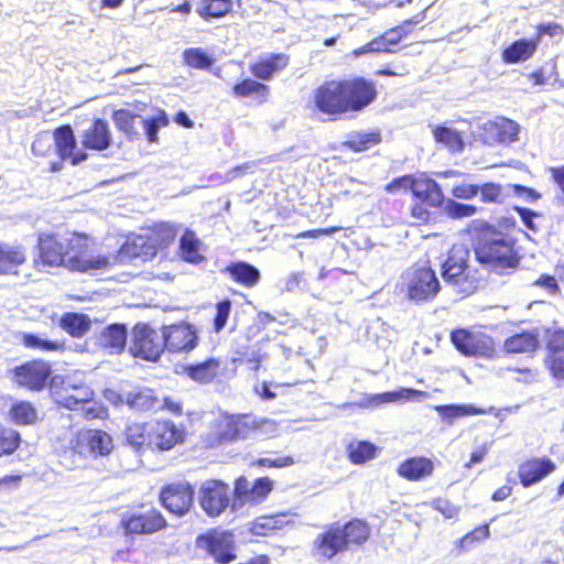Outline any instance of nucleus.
<instances>
[{
	"label": "nucleus",
	"instance_id": "1",
	"mask_svg": "<svg viewBox=\"0 0 564 564\" xmlns=\"http://www.w3.org/2000/svg\"><path fill=\"white\" fill-rule=\"evenodd\" d=\"M378 98L376 82L364 76L329 79L313 93L314 109L335 121L348 113H358Z\"/></svg>",
	"mask_w": 564,
	"mask_h": 564
},
{
	"label": "nucleus",
	"instance_id": "2",
	"mask_svg": "<svg viewBox=\"0 0 564 564\" xmlns=\"http://www.w3.org/2000/svg\"><path fill=\"white\" fill-rule=\"evenodd\" d=\"M471 249L475 260L488 272L509 275L520 267L516 239L487 221L474 229Z\"/></svg>",
	"mask_w": 564,
	"mask_h": 564
},
{
	"label": "nucleus",
	"instance_id": "3",
	"mask_svg": "<svg viewBox=\"0 0 564 564\" xmlns=\"http://www.w3.org/2000/svg\"><path fill=\"white\" fill-rule=\"evenodd\" d=\"M370 536V524L364 519L333 522L316 535L312 552L319 561H329L351 546L364 545Z\"/></svg>",
	"mask_w": 564,
	"mask_h": 564
},
{
	"label": "nucleus",
	"instance_id": "4",
	"mask_svg": "<svg viewBox=\"0 0 564 564\" xmlns=\"http://www.w3.org/2000/svg\"><path fill=\"white\" fill-rule=\"evenodd\" d=\"M441 275L445 284L462 296L475 293L480 284L478 270L470 265V250L463 243L449 248L441 264Z\"/></svg>",
	"mask_w": 564,
	"mask_h": 564
},
{
	"label": "nucleus",
	"instance_id": "5",
	"mask_svg": "<svg viewBox=\"0 0 564 564\" xmlns=\"http://www.w3.org/2000/svg\"><path fill=\"white\" fill-rule=\"evenodd\" d=\"M95 239L85 234L74 231L68 237V251L65 268L70 272L87 273L105 270L113 264L116 257L108 254H94Z\"/></svg>",
	"mask_w": 564,
	"mask_h": 564
},
{
	"label": "nucleus",
	"instance_id": "6",
	"mask_svg": "<svg viewBox=\"0 0 564 564\" xmlns=\"http://www.w3.org/2000/svg\"><path fill=\"white\" fill-rule=\"evenodd\" d=\"M257 427L249 414H225L215 422L214 430L202 437L205 449H218L248 437Z\"/></svg>",
	"mask_w": 564,
	"mask_h": 564
},
{
	"label": "nucleus",
	"instance_id": "7",
	"mask_svg": "<svg viewBox=\"0 0 564 564\" xmlns=\"http://www.w3.org/2000/svg\"><path fill=\"white\" fill-rule=\"evenodd\" d=\"M401 291L415 304L432 302L441 292V282L429 264H413L402 278Z\"/></svg>",
	"mask_w": 564,
	"mask_h": 564
},
{
	"label": "nucleus",
	"instance_id": "8",
	"mask_svg": "<svg viewBox=\"0 0 564 564\" xmlns=\"http://www.w3.org/2000/svg\"><path fill=\"white\" fill-rule=\"evenodd\" d=\"M119 528L129 538L152 535L169 528L165 516L155 507L124 513Z\"/></svg>",
	"mask_w": 564,
	"mask_h": 564
},
{
	"label": "nucleus",
	"instance_id": "9",
	"mask_svg": "<svg viewBox=\"0 0 564 564\" xmlns=\"http://www.w3.org/2000/svg\"><path fill=\"white\" fill-rule=\"evenodd\" d=\"M196 546L217 564H230L237 558L235 535L229 530L209 529L197 535Z\"/></svg>",
	"mask_w": 564,
	"mask_h": 564
},
{
	"label": "nucleus",
	"instance_id": "10",
	"mask_svg": "<svg viewBox=\"0 0 564 564\" xmlns=\"http://www.w3.org/2000/svg\"><path fill=\"white\" fill-rule=\"evenodd\" d=\"M12 381L29 391L41 392L51 387L53 375L52 366L43 359H32L13 367L10 370Z\"/></svg>",
	"mask_w": 564,
	"mask_h": 564
},
{
	"label": "nucleus",
	"instance_id": "11",
	"mask_svg": "<svg viewBox=\"0 0 564 564\" xmlns=\"http://www.w3.org/2000/svg\"><path fill=\"white\" fill-rule=\"evenodd\" d=\"M165 351L171 355H187L198 347L200 337L195 325L178 321L161 326Z\"/></svg>",
	"mask_w": 564,
	"mask_h": 564
},
{
	"label": "nucleus",
	"instance_id": "12",
	"mask_svg": "<svg viewBox=\"0 0 564 564\" xmlns=\"http://www.w3.org/2000/svg\"><path fill=\"white\" fill-rule=\"evenodd\" d=\"M130 350L133 356L148 361H158L165 351L164 338L147 323L135 324L132 328Z\"/></svg>",
	"mask_w": 564,
	"mask_h": 564
},
{
	"label": "nucleus",
	"instance_id": "13",
	"mask_svg": "<svg viewBox=\"0 0 564 564\" xmlns=\"http://www.w3.org/2000/svg\"><path fill=\"white\" fill-rule=\"evenodd\" d=\"M195 489L188 481H174L165 484L159 492L160 505L171 514L183 517L194 505Z\"/></svg>",
	"mask_w": 564,
	"mask_h": 564
},
{
	"label": "nucleus",
	"instance_id": "14",
	"mask_svg": "<svg viewBox=\"0 0 564 564\" xmlns=\"http://www.w3.org/2000/svg\"><path fill=\"white\" fill-rule=\"evenodd\" d=\"M73 449L82 456L107 457L113 452L115 442L113 437L101 429H83L75 435Z\"/></svg>",
	"mask_w": 564,
	"mask_h": 564
},
{
	"label": "nucleus",
	"instance_id": "15",
	"mask_svg": "<svg viewBox=\"0 0 564 564\" xmlns=\"http://www.w3.org/2000/svg\"><path fill=\"white\" fill-rule=\"evenodd\" d=\"M422 19L412 18L402 21L400 24L390 28L382 34L376 36L359 48L354 51L355 55L366 53H392L397 51L400 43L412 32L413 25L420 23Z\"/></svg>",
	"mask_w": 564,
	"mask_h": 564
},
{
	"label": "nucleus",
	"instance_id": "16",
	"mask_svg": "<svg viewBox=\"0 0 564 564\" xmlns=\"http://www.w3.org/2000/svg\"><path fill=\"white\" fill-rule=\"evenodd\" d=\"M68 238H63L53 232L40 234L35 263L43 268H65Z\"/></svg>",
	"mask_w": 564,
	"mask_h": 564
},
{
	"label": "nucleus",
	"instance_id": "17",
	"mask_svg": "<svg viewBox=\"0 0 564 564\" xmlns=\"http://www.w3.org/2000/svg\"><path fill=\"white\" fill-rule=\"evenodd\" d=\"M198 502L208 517L220 516L230 503L229 485L218 479L205 481L199 488Z\"/></svg>",
	"mask_w": 564,
	"mask_h": 564
},
{
	"label": "nucleus",
	"instance_id": "18",
	"mask_svg": "<svg viewBox=\"0 0 564 564\" xmlns=\"http://www.w3.org/2000/svg\"><path fill=\"white\" fill-rule=\"evenodd\" d=\"M451 340L454 347L467 357H492L495 345L492 339L485 334H476L465 328L452 332Z\"/></svg>",
	"mask_w": 564,
	"mask_h": 564
},
{
	"label": "nucleus",
	"instance_id": "19",
	"mask_svg": "<svg viewBox=\"0 0 564 564\" xmlns=\"http://www.w3.org/2000/svg\"><path fill=\"white\" fill-rule=\"evenodd\" d=\"M55 152L63 162L76 166L88 159L87 150L78 147L74 130L70 124H62L52 132Z\"/></svg>",
	"mask_w": 564,
	"mask_h": 564
},
{
	"label": "nucleus",
	"instance_id": "20",
	"mask_svg": "<svg viewBox=\"0 0 564 564\" xmlns=\"http://www.w3.org/2000/svg\"><path fill=\"white\" fill-rule=\"evenodd\" d=\"M51 393L59 406L68 410H74L93 398V392L87 386L73 384L69 379L59 376L52 379Z\"/></svg>",
	"mask_w": 564,
	"mask_h": 564
},
{
	"label": "nucleus",
	"instance_id": "21",
	"mask_svg": "<svg viewBox=\"0 0 564 564\" xmlns=\"http://www.w3.org/2000/svg\"><path fill=\"white\" fill-rule=\"evenodd\" d=\"M149 431L150 451L167 452L185 441L184 431L169 419L150 421Z\"/></svg>",
	"mask_w": 564,
	"mask_h": 564
},
{
	"label": "nucleus",
	"instance_id": "22",
	"mask_svg": "<svg viewBox=\"0 0 564 564\" xmlns=\"http://www.w3.org/2000/svg\"><path fill=\"white\" fill-rule=\"evenodd\" d=\"M274 482L268 476L252 482L246 476H239L234 482V496L241 505L257 506L264 502L273 491Z\"/></svg>",
	"mask_w": 564,
	"mask_h": 564
},
{
	"label": "nucleus",
	"instance_id": "23",
	"mask_svg": "<svg viewBox=\"0 0 564 564\" xmlns=\"http://www.w3.org/2000/svg\"><path fill=\"white\" fill-rule=\"evenodd\" d=\"M544 365L551 377L564 382V329H547L544 336Z\"/></svg>",
	"mask_w": 564,
	"mask_h": 564
},
{
	"label": "nucleus",
	"instance_id": "24",
	"mask_svg": "<svg viewBox=\"0 0 564 564\" xmlns=\"http://www.w3.org/2000/svg\"><path fill=\"white\" fill-rule=\"evenodd\" d=\"M438 462L424 455H412L404 458L397 467L400 478L410 482H421L431 479Z\"/></svg>",
	"mask_w": 564,
	"mask_h": 564
},
{
	"label": "nucleus",
	"instance_id": "25",
	"mask_svg": "<svg viewBox=\"0 0 564 564\" xmlns=\"http://www.w3.org/2000/svg\"><path fill=\"white\" fill-rule=\"evenodd\" d=\"M555 469L556 464L551 458L545 456L532 457L519 465L518 478L520 484L528 488L554 473Z\"/></svg>",
	"mask_w": 564,
	"mask_h": 564
},
{
	"label": "nucleus",
	"instance_id": "26",
	"mask_svg": "<svg viewBox=\"0 0 564 564\" xmlns=\"http://www.w3.org/2000/svg\"><path fill=\"white\" fill-rule=\"evenodd\" d=\"M292 524L290 512L263 514L249 523V533L253 536L268 538L278 534Z\"/></svg>",
	"mask_w": 564,
	"mask_h": 564
},
{
	"label": "nucleus",
	"instance_id": "27",
	"mask_svg": "<svg viewBox=\"0 0 564 564\" xmlns=\"http://www.w3.org/2000/svg\"><path fill=\"white\" fill-rule=\"evenodd\" d=\"M112 142L109 124L101 118H96L82 133V145L86 150L105 151Z\"/></svg>",
	"mask_w": 564,
	"mask_h": 564
},
{
	"label": "nucleus",
	"instance_id": "28",
	"mask_svg": "<svg viewBox=\"0 0 564 564\" xmlns=\"http://www.w3.org/2000/svg\"><path fill=\"white\" fill-rule=\"evenodd\" d=\"M290 63V56L285 53H271L261 56L250 64L252 76L260 80H270L282 72Z\"/></svg>",
	"mask_w": 564,
	"mask_h": 564
},
{
	"label": "nucleus",
	"instance_id": "29",
	"mask_svg": "<svg viewBox=\"0 0 564 564\" xmlns=\"http://www.w3.org/2000/svg\"><path fill=\"white\" fill-rule=\"evenodd\" d=\"M205 246L196 232L186 229L180 238L177 256L186 263L198 265L206 261Z\"/></svg>",
	"mask_w": 564,
	"mask_h": 564
},
{
	"label": "nucleus",
	"instance_id": "30",
	"mask_svg": "<svg viewBox=\"0 0 564 564\" xmlns=\"http://www.w3.org/2000/svg\"><path fill=\"white\" fill-rule=\"evenodd\" d=\"M231 93L237 99L249 98L257 105H262L269 100L271 89L260 79L245 77L232 86Z\"/></svg>",
	"mask_w": 564,
	"mask_h": 564
},
{
	"label": "nucleus",
	"instance_id": "31",
	"mask_svg": "<svg viewBox=\"0 0 564 564\" xmlns=\"http://www.w3.org/2000/svg\"><path fill=\"white\" fill-rule=\"evenodd\" d=\"M382 141V132L378 128L368 131L358 130L347 133L340 147L352 153H361L378 147Z\"/></svg>",
	"mask_w": 564,
	"mask_h": 564
},
{
	"label": "nucleus",
	"instance_id": "32",
	"mask_svg": "<svg viewBox=\"0 0 564 564\" xmlns=\"http://www.w3.org/2000/svg\"><path fill=\"white\" fill-rule=\"evenodd\" d=\"M183 371L194 382L209 384L221 375V361L219 358L209 357L203 361L185 366Z\"/></svg>",
	"mask_w": 564,
	"mask_h": 564
},
{
	"label": "nucleus",
	"instance_id": "33",
	"mask_svg": "<svg viewBox=\"0 0 564 564\" xmlns=\"http://www.w3.org/2000/svg\"><path fill=\"white\" fill-rule=\"evenodd\" d=\"M221 273L227 275L232 282L243 288L251 289L260 281V271L246 261H231L223 270Z\"/></svg>",
	"mask_w": 564,
	"mask_h": 564
},
{
	"label": "nucleus",
	"instance_id": "34",
	"mask_svg": "<svg viewBox=\"0 0 564 564\" xmlns=\"http://www.w3.org/2000/svg\"><path fill=\"white\" fill-rule=\"evenodd\" d=\"M25 262L26 249L24 246L0 241V275L17 274L19 268Z\"/></svg>",
	"mask_w": 564,
	"mask_h": 564
},
{
	"label": "nucleus",
	"instance_id": "35",
	"mask_svg": "<svg viewBox=\"0 0 564 564\" xmlns=\"http://www.w3.org/2000/svg\"><path fill=\"white\" fill-rule=\"evenodd\" d=\"M128 338V329L123 324H110L98 336L99 346L110 354L123 351Z\"/></svg>",
	"mask_w": 564,
	"mask_h": 564
},
{
	"label": "nucleus",
	"instance_id": "36",
	"mask_svg": "<svg viewBox=\"0 0 564 564\" xmlns=\"http://www.w3.org/2000/svg\"><path fill=\"white\" fill-rule=\"evenodd\" d=\"M444 204L445 200H412L409 215L419 226L434 225L438 220V212Z\"/></svg>",
	"mask_w": 564,
	"mask_h": 564
},
{
	"label": "nucleus",
	"instance_id": "37",
	"mask_svg": "<svg viewBox=\"0 0 564 564\" xmlns=\"http://www.w3.org/2000/svg\"><path fill=\"white\" fill-rule=\"evenodd\" d=\"M410 193L412 200H445L442 186L425 173L415 176Z\"/></svg>",
	"mask_w": 564,
	"mask_h": 564
},
{
	"label": "nucleus",
	"instance_id": "38",
	"mask_svg": "<svg viewBox=\"0 0 564 564\" xmlns=\"http://www.w3.org/2000/svg\"><path fill=\"white\" fill-rule=\"evenodd\" d=\"M538 40L519 39L508 45L501 53L506 64H517L530 59L538 50Z\"/></svg>",
	"mask_w": 564,
	"mask_h": 564
},
{
	"label": "nucleus",
	"instance_id": "39",
	"mask_svg": "<svg viewBox=\"0 0 564 564\" xmlns=\"http://www.w3.org/2000/svg\"><path fill=\"white\" fill-rule=\"evenodd\" d=\"M539 335L535 332L523 330L508 337L503 343L507 354H531L539 348Z\"/></svg>",
	"mask_w": 564,
	"mask_h": 564
},
{
	"label": "nucleus",
	"instance_id": "40",
	"mask_svg": "<svg viewBox=\"0 0 564 564\" xmlns=\"http://www.w3.org/2000/svg\"><path fill=\"white\" fill-rule=\"evenodd\" d=\"M434 141L451 153H460L465 148L463 133L454 128L437 124L432 129Z\"/></svg>",
	"mask_w": 564,
	"mask_h": 564
},
{
	"label": "nucleus",
	"instance_id": "41",
	"mask_svg": "<svg viewBox=\"0 0 564 564\" xmlns=\"http://www.w3.org/2000/svg\"><path fill=\"white\" fill-rule=\"evenodd\" d=\"M150 422H131L127 424L123 435L126 443L137 452L150 447Z\"/></svg>",
	"mask_w": 564,
	"mask_h": 564
},
{
	"label": "nucleus",
	"instance_id": "42",
	"mask_svg": "<svg viewBox=\"0 0 564 564\" xmlns=\"http://www.w3.org/2000/svg\"><path fill=\"white\" fill-rule=\"evenodd\" d=\"M434 410L440 414L441 420L448 425L454 424V422L460 417L482 415L487 413L485 409L471 404L436 405L434 406Z\"/></svg>",
	"mask_w": 564,
	"mask_h": 564
},
{
	"label": "nucleus",
	"instance_id": "43",
	"mask_svg": "<svg viewBox=\"0 0 564 564\" xmlns=\"http://www.w3.org/2000/svg\"><path fill=\"white\" fill-rule=\"evenodd\" d=\"M127 404L135 411H158L159 397L153 389L140 388L127 395Z\"/></svg>",
	"mask_w": 564,
	"mask_h": 564
},
{
	"label": "nucleus",
	"instance_id": "44",
	"mask_svg": "<svg viewBox=\"0 0 564 564\" xmlns=\"http://www.w3.org/2000/svg\"><path fill=\"white\" fill-rule=\"evenodd\" d=\"M59 325L73 338H80L89 330L90 319L85 314L69 312L62 315Z\"/></svg>",
	"mask_w": 564,
	"mask_h": 564
},
{
	"label": "nucleus",
	"instance_id": "45",
	"mask_svg": "<svg viewBox=\"0 0 564 564\" xmlns=\"http://www.w3.org/2000/svg\"><path fill=\"white\" fill-rule=\"evenodd\" d=\"M10 420L18 425H33L39 421L35 406L30 401H17L9 409Z\"/></svg>",
	"mask_w": 564,
	"mask_h": 564
},
{
	"label": "nucleus",
	"instance_id": "46",
	"mask_svg": "<svg viewBox=\"0 0 564 564\" xmlns=\"http://www.w3.org/2000/svg\"><path fill=\"white\" fill-rule=\"evenodd\" d=\"M232 11V0H200L196 9L197 14L204 20L224 18Z\"/></svg>",
	"mask_w": 564,
	"mask_h": 564
},
{
	"label": "nucleus",
	"instance_id": "47",
	"mask_svg": "<svg viewBox=\"0 0 564 564\" xmlns=\"http://www.w3.org/2000/svg\"><path fill=\"white\" fill-rule=\"evenodd\" d=\"M177 236V227L169 223L154 224L150 229V239L158 249L171 246Z\"/></svg>",
	"mask_w": 564,
	"mask_h": 564
},
{
	"label": "nucleus",
	"instance_id": "48",
	"mask_svg": "<svg viewBox=\"0 0 564 564\" xmlns=\"http://www.w3.org/2000/svg\"><path fill=\"white\" fill-rule=\"evenodd\" d=\"M347 457L354 465H362L376 457L377 447L368 441L352 442L347 445Z\"/></svg>",
	"mask_w": 564,
	"mask_h": 564
},
{
	"label": "nucleus",
	"instance_id": "49",
	"mask_svg": "<svg viewBox=\"0 0 564 564\" xmlns=\"http://www.w3.org/2000/svg\"><path fill=\"white\" fill-rule=\"evenodd\" d=\"M20 341L25 348L39 351H59L65 348L63 340L44 339L32 333L20 334Z\"/></svg>",
	"mask_w": 564,
	"mask_h": 564
},
{
	"label": "nucleus",
	"instance_id": "50",
	"mask_svg": "<svg viewBox=\"0 0 564 564\" xmlns=\"http://www.w3.org/2000/svg\"><path fill=\"white\" fill-rule=\"evenodd\" d=\"M182 56L184 64L195 69L206 70L215 63V58L200 47H188L184 50Z\"/></svg>",
	"mask_w": 564,
	"mask_h": 564
},
{
	"label": "nucleus",
	"instance_id": "51",
	"mask_svg": "<svg viewBox=\"0 0 564 564\" xmlns=\"http://www.w3.org/2000/svg\"><path fill=\"white\" fill-rule=\"evenodd\" d=\"M111 118L116 128L124 133L128 138L133 139L138 137V130L134 126V120L138 118L137 113L128 109H117L112 112Z\"/></svg>",
	"mask_w": 564,
	"mask_h": 564
},
{
	"label": "nucleus",
	"instance_id": "52",
	"mask_svg": "<svg viewBox=\"0 0 564 564\" xmlns=\"http://www.w3.org/2000/svg\"><path fill=\"white\" fill-rule=\"evenodd\" d=\"M21 442L19 431L0 424V457L12 455L20 447Z\"/></svg>",
	"mask_w": 564,
	"mask_h": 564
},
{
	"label": "nucleus",
	"instance_id": "53",
	"mask_svg": "<svg viewBox=\"0 0 564 564\" xmlns=\"http://www.w3.org/2000/svg\"><path fill=\"white\" fill-rule=\"evenodd\" d=\"M478 194L484 204L501 205L505 202L503 187L499 183L486 182L478 185Z\"/></svg>",
	"mask_w": 564,
	"mask_h": 564
},
{
	"label": "nucleus",
	"instance_id": "54",
	"mask_svg": "<svg viewBox=\"0 0 564 564\" xmlns=\"http://www.w3.org/2000/svg\"><path fill=\"white\" fill-rule=\"evenodd\" d=\"M490 130L499 143H511L517 140L518 127L511 120L490 123Z\"/></svg>",
	"mask_w": 564,
	"mask_h": 564
},
{
	"label": "nucleus",
	"instance_id": "55",
	"mask_svg": "<svg viewBox=\"0 0 564 564\" xmlns=\"http://www.w3.org/2000/svg\"><path fill=\"white\" fill-rule=\"evenodd\" d=\"M232 302L229 299H224L215 304V315L213 317V332L218 334L227 325Z\"/></svg>",
	"mask_w": 564,
	"mask_h": 564
},
{
	"label": "nucleus",
	"instance_id": "56",
	"mask_svg": "<svg viewBox=\"0 0 564 564\" xmlns=\"http://www.w3.org/2000/svg\"><path fill=\"white\" fill-rule=\"evenodd\" d=\"M446 213L453 219H462L476 215L479 208L471 204L459 203L454 199H449L446 203Z\"/></svg>",
	"mask_w": 564,
	"mask_h": 564
},
{
	"label": "nucleus",
	"instance_id": "57",
	"mask_svg": "<svg viewBox=\"0 0 564 564\" xmlns=\"http://www.w3.org/2000/svg\"><path fill=\"white\" fill-rule=\"evenodd\" d=\"M295 464V459L291 455L278 456L275 458L261 457L252 463L258 468H286Z\"/></svg>",
	"mask_w": 564,
	"mask_h": 564
},
{
	"label": "nucleus",
	"instance_id": "58",
	"mask_svg": "<svg viewBox=\"0 0 564 564\" xmlns=\"http://www.w3.org/2000/svg\"><path fill=\"white\" fill-rule=\"evenodd\" d=\"M416 175L414 174H404L398 177L392 178L389 183L384 185V192L388 194H397L400 191H411L414 178Z\"/></svg>",
	"mask_w": 564,
	"mask_h": 564
},
{
	"label": "nucleus",
	"instance_id": "59",
	"mask_svg": "<svg viewBox=\"0 0 564 564\" xmlns=\"http://www.w3.org/2000/svg\"><path fill=\"white\" fill-rule=\"evenodd\" d=\"M564 34V28L557 22H544L540 23L535 28L534 40H538V44L543 36H561Z\"/></svg>",
	"mask_w": 564,
	"mask_h": 564
},
{
	"label": "nucleus",
	"instance_id": "60",
	"mask_svg": "<svg viewBox=\"0 0 564 564\" xmlns=\"http://www.w3.org/2000/svg\"><path fill=\"white\" fill-rule=\"evenodd\" d=\"M451 195L456 199H473L478 195L477 184L460 183L451 188Z\"/></svg>",
	"mask_w": 564,
	"mask_h": 564
},
{
	"label": "nucleus",
	"instance_id": "61",
	"mask_svg": "<svg viewBox=\"0 0 564 564\" xmlns=\"http://www.w3.org/2000/svg\"><path fill=\"white\" fill-rule=\"evenodd\" d=\"M435 511L443 514L446 519H453L458 514V507L453 505L448 499L438 497L432 501Z\"/></svg>",
	"mask_w": 564,
	"mask_h": 564
},
{
	"label": "nucleus",
	"instance_id": "62",
	"mask_svg": "<svg viewBox=\"0 0 564 564\" xmlns=\"http://www.w3.org/2000/svg\"><path fill=\"white\" fill-rule=\"evenodd\" d=\"M513 209L528 229L538 231V226L534 224V219L541 217L540 213L521 206H514Z\"/></svg>",
	"mask_w": 564,
	"mask_h": 564
},
{
	"label": "nucleus",
	"instance_id": "63",
	"mask_svg": "<svg viewBox=\"0 0 564 564\" xmlns=\"http://www.w3.org/2000/svg\"><path fill=\"white\" fill-rule=\"evenodd\" d=\"M394 394V402L409 401V400H421L429 397L426 391L413 389V388H401L398 391H392Z\"/></svg>",
	"mask_w": 564,
	"mask_h": 564
},
{
	"label": "nucleus",
	"instance_id": "64",
	"mask_svg": "<svg viewBox=\"0 0 564 564\" xmlns=\"http://www.w3.org/2000/svg\"><path fill=\"white\" fill-rule=\"evenodd\" d=\"M158 411H166L175 416H180L183 414V404L172 397H164L162 400L159 399Z\"/></svg>",
	"mask_w": 564,
	"mask_h": 564
}]
</instances>
